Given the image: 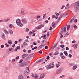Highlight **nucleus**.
<instances>
[{
  "instance_id": "obj_1",
  "label": "nucleus",
  "mask_w": 79,
  "mask_h": 79,
  "mask_svg": "<svg viewBox=\"0 0 79 79\" xmlns=\"http://www.w3.org/2000/svg\"><path fill=\"white\" fill-rule=\"evenodd\" d=\"M16 23L17 24L18 26H20V27H22L23 26V24L22 23H21V20L19 19H17Z\"/></svg>"
},
{
  "instance_id": "obj_2",
  "label": "nucleus",
  "mask_w": 79,
  "mask_h": 79,
  "mask_svg": "<svg viewBox=\"0 0 79 79\" xmlns=\"http://www.w3.org/2000/svg\"><path fill=\"white\" fill-rule=\"evenodd\" d=\"M74 10L76 12H77L79 10V7L75 4L74 6Z\"/></svg>"
},
{
  "instance_id": "obj_3",
  "label": "nucleus",
  "mask_w": 79,
  "mask_h": 79,
  "mask_svg": "<svg viewBox=\"0 0 79 79\" xmlns=\"http://www.w3.org/2000/svg\"><path fill=\"white\" fill-rule=\"evenodd\" d=\"M23 67L28 66L30 65V63H28L26 62L23 63Z\"/></svg>"
},
{
  "instance_id": "obj_4",
  "label": "nucleus",
  "mask_w": 79,
  "mask_h": 79,
  "mask_svg": "<svg viewBox=\"0 0 79 79\" xmlns=\"http://www.w3.org/2000/svg\"><path fill=\"white\" fill-rule=\"evenodd\" d=\"M44 26H45V25L41 24L38 26L36 27V29H40V28H42V27H44Z\"/></svg>"
},
{
  "instance_id": "obj_5",
  "label": "nucleus",
  "mask_w": 79,
  "mask_h": 79,
  "mask_svg": "<svg viewBox=\"0 0 79 79\" xmlns=\"http://www.w3.org/2000/svg\"><path fill=\"white\" fill-rule=\"evenodd\" d=\"M22 23L23 24H27V20H26V19H23L22 20Z\"/></svg>"
},
{
  "instance_id": "obj_6",
  "label": "nucleus",
  "mask_w": 79,
  "mask_h": 79,
  "mask_svg": "<svg viewBox=\"0 0 79 79\" xmlns=\"http://www.w3.org/2000/svg\"><path fill=\"white\" fill-rule=\"evenodd\" d=\"M45 47V44H42L40 45V46L38 47V49H42V48H44Z\"/></svg>"
},
{
  "instance_id": "obj_7",
  "label": "nucleus",
  "mask_w": 79,
  "mask_h": 79,
  "mask_svg": "<svg viewBox=\"0 0 79 79\" xmlns=\"http://www.w3.org/2000/svg\"><path fill=\"white\" fill-rule=\"evenodd\" d=\"M45 77V73H42L40 75V79H43Z\"/></svg>"
},
{
  "instance_id": "obj_8",
  "label": "nucleus",
  "mask_w": 79,
  "mask_h": 79,
  "mask_svg": "<svg viewBox=\"0 0 79 79\" xmlns=\"http://www.w3.org/2000/svg\"><path fill=\"white\" fill-rule=\"evenodd\" d=\"M46 67V69L48 70V69H52V68H51V67H50V65L49 64L47 65Z\"/></svg>"
},
{
  "instance_id": "obj_9",
  "label": "nucleus",
  "mask_w": 79,
  "mask_h": 79,
  "mask_svg": "<svg viewBox=\"0 0 79 79\" xmlns=\"http://www.w3.org/2000/svg\"><path fill=\"white\" fill-rule=\"evenodd\" d=\"M44 60V58L41 59L37 61H36V63H40V62L43 61Z\"/></svg>"
},
{
  "instance_id": "obj_10",
  "label": "nucleus",
  "mask_w": 79,
  "mask_h": 79,
  "mask_svg": "<svg viewBox=\"0 0 79 79\" xmlns=\"http://www.w3.org/2000/svg\"><path fill=\"white\" fill-rule=\"evenodd\" d=\"M51 68H54L55 67V64L53 63H51L49 64Z\"/></svg>"
},
{
  "instance_id": "obj_11",
  "label": "nucleus",
  "mask_w": 79,
  "mask_h": 79,
  "mask_svg": "<svg viewBox=\"0 0 79 79\" xmlns=\"http://www.w3.org/2000/svg\"><path fill=\"white\" fill-rule=\"evenodd\" d=\"M1 35L2 39H5V35L4 33H2L1 34Z\"/></svg>"
},
{
  "instance_id": "obj_12",
  "label": "nucleus",
  "mask_w": 79,
  "mask_h": 79,
  "mask_svg": "<svg viewBox=\"0 0 79 79\" xmlns=\"http://www.w3.org/2000/svg\"><path fill=\"white\" fill-rule=\"evenodd\" d=\"M61 72L59 70V69H57L56 71V73L57 74H60V73H61Z\"/></svg>"
},
{
  "instance_id": "obj_13",
  "label": "nucleus",
  "mask_w": 79,
  "mask_h": 79,
  "mask_svg": "<svg viewBox=\"0 0 79 79\" xmlns=\"http://www.w3.org/2000/svg\"><path fill=\"white\" fill-rule=\"evenodd\" d=\"M19 79H24L23 76L22 75H19Z\"/></svg>"
},
{
  "instance_id": "obj_14",
  "label": "nucleus",
  "mask_w": 79,
  "mask_h": 79,
  "mask_svg": "<svg viewBox=\"0 0 79 79\" xmlns=\"http://www.w3.org/2000/svg\"><path fill=\"white\" fill-rule=\"evenodd\" d=\"M39 77V76L37 74H35V76H34V78L35 79H37Z\"/></svg>"
},
{
  "instance_id": "obj_15",
  "label": "nucleus",
  "mask_w": 79,
  "mask_h": 79,
  "mask_svg": "<svg viewBox=\"0 0 79 79\" xmlns=\"http://www.w3.org/2000/svg\"><path fill=\"white\" fill-rule=\"evenodd\" d=\"M9 20H10V19H6L3 20V22H8Z\"/></svg>"
},
{
  "instance_id": "obj_16",
  "label": "nucleus",
  "mask_w": 79,
  "mask_h": 79,
  "mask_svg": "<svg viewBox=\"0 0 79 79\" xmlns=\"http://www.w3.org/2000/svg\"><path fill=\"white\" fill-rule=\"evenodd\" d=\"M27 56H28V54H25L22 55V58H25V57H26Z\"/></svg>"
},
{
  "instance_id": "obj_17",
  "label": "nucleus",
  "mask_w": 79,
  "mask_h": 79,
  "mask_svg": "<svg viewBox=\"0 0 79 79\" xmlns=\"http://www.w3.org/2000/svg\"><path fill=\"white\" fill-rule=\"evenodd\" d=\"M55 22H52V27L53 28H55Z\"/></svg>"
},
{
  "instance_id": "obj_18",
  "label": "nucleus",
  "mask_w": 79,
  "mask_h": 79,
  "mask_svg": "<svg viewBox=\"0 0 79 79\" xmlns=\"http://www.w3.org/2000/svg\"><path fill=\"white\" fill-rule=\"evenodd\" d=\"M28 44L27 43L25 42L23 43V45L25 47H27V45Z\"/></svg>"
},
{
  "instance_id": "obj_19",
  "label": "nucleus",
  "mask_w": 79,
  "mask_h": 79,
  "mask_svg": "<svg viewBox=\"0 0 79 79\" xmlns=\"http://www.w3.org/2000/svg\"><path fill=\"white\" fill-rule=\"evenodd\" d=\"M64 15V14H62L59 17V18H58V20H60V19H61V18L63 17V15Z\"/></svg>"
},
{
  "instance_id": "obj_20",
  "label": "nucleus",
  "mask_w": 79,
  "mask_h": 79,
  "mask_svg": "<svg viewBox=\"0 0 79 79\" xmlns=\"http://www.w3.org/2000/svg\"><path fill=\"white\" fill-rule=\"evenodd\" d=\"M24 73L26 76H27L29 74V72H27V71L26 70V71L24 72Z\"/></svg>"
},
{
  "instance_id": "obj_21",
  "label": "nucleus",
  "mask_w": 79,
  "mask_h": 79,
  "mask_svg": "<svg viewBox=\"0 0 79 79\" xmlns=\"http://www.w3.org/2000/svg\"><path fill=\"white\" fill-rule=\"evenodd\" d=\"M64 53L66 56H68V53H67V51H64Z\"/></svg>"
},
{
  "instance_id": "obj_22",
  "label": "nucleus",
  "mask_w": 79,
  "mask_h": 79,
  "mask_svg": "<svg viewBox=\"0 0 79 79\" xmlns=\"http://www.w3.org/2000/svg\"><path fill=\"white\" fill-rule=\"evenodd\" d=\"M76 5H77L78 7H79V2H75V4Z\"/></svg>"
},
{
  "instance_id": "obj_23",
  "label": "nucleus",
  "mask_w": 79,
  "mask_h": 79,
  "mask_svg": "<svg viewBox=\"0 0 79 79\" xmlns=\"http://www.w3.org/2000/svg\"><path fill=\"white\" fill-rule=\"evenodd\" d=\"M21 13L22 15H26V13H24V10H21Z\"/></svg>"
},
{
  "instance_id": "obj_24",
  "label": "nucleus",
  "mask_w": 79,
  "mask_h": 79,
  "mask_svg": "<svg viewBox=\"0 0 79 79\" xmlns=\"http://www.w3.org/2000/svg\"><path fill=\"white\" fill-rule=\"evenodd\" d=\"M77 68V66L75 65L73 67L72 69L73 70H75V69H76Z\"/></svg>"
},
{
  "instance_id": "obj_25",
  "label": "nucleus",
  "mask_w": 79,
  "mask_h": 79,
  "mask_svg": "<svg viewBox=\"0 0 79 79\" xmlns=\"http://www.w3.org/2000/svg\"><path fill=\"white\" fill-rule=\"evenodd\" d=\"M69 66H74V65H75V63H70L69 64Z\"/></svg>"
},
{
  "instance_id": "obj_26",
  "label": "nucleus",
  "mask_w": 79,
  "mask_h": 79,
  "mask_svg": "<svg viewBox=\"0 0 79 79\" xmlns=\"http://www.w3.org/2000/svg\"><path fill=\"white\" fill-rule=\"evenodd\" d=\"M74 47L75 48H77V44H74L73 45Z\"/></svg>"
},
{
  "instance_id": "obj_27",
  "label": "nucleus",
  "mask_w": 79,
  "mask_h": 79,
  "mask_svg": "<svg viewBox=\"0 0 79 79\" xmlns=\"http://www.w3.org/2000/svg\"><path fill=\"white\" fill-rule=\"evenodd\" d=\"M8 44L10 45H11L12 44V42H11V40H9L8 41Z\"/></svg>"
},
{
  "instance_id": "obj_28",
  "label": "nucleus",
  "mask_w": 79,
  "mask_h": 79,
  "mask_svg": "<svg viewBox=\"0 0 79 79\" xmlns=\"http://www.w3.org/2000/svg\"><path fill=\"white\" fill-rule=\"evenodd\" d=\"M59 70L61 72H62V71L63 70V67H61L60 68V69H59Z\"/></svg>"
},
{
  "instance_id": "obj_29",
  "label": "nucleus",
  "mask_w": 79,
  "mask_h": 79,
  "mask_svg": "<svg viewBox=\"0 0 79 79\" xmlns=\"http://www.w3.org/2000/svg\"><path fill=\"white\" fill-rule=\"evenodd\" d=\"M4 31L5 34H9V33L6 29L4 30Z\"/></svg>"
},
{
  "instance_id": "obj_30",
  "label": "nucleus",
  "mask_w": 79,
  "mask_h": 79,
  "mask_svg": "<svg viewBox=\"0 0 79 79\" xmlns=\"http://www.w3.org/2000/svg\"><path fill=\"white\" fill-rule=\"evenodd\" d=\"M9 32L11 34H13V31L11 30H10L9 31Z\"/></svg>"
},
{
  "instance_id": "obj_31",
  "label": "nucleus",
  "mask_w": 79,
  "mask_h": 79,
  "mask_svg": "<svg viewBox=\"0 0 79 79\" xmlns=\"http://www.w3.org/2000/svg\"><path fill=\"white\" fill-rule=\"evenodd\" d=\"M20 67H24V65H23V63L19 64Z\"/></svg>"
},
{
  "instance_id": "obj_32",
  "label": "nucleus",
  "mask_w": 79,
  "mask_h": 79,
  "mask_svg": "<svg viewBox=\"0 0 79 79\" xmlns=\"http://www.w3.org/2000/svg\"><path fill=\"white\" fill-rule=\"evenodd\" d=\"M61 59H62L63 60H64V59L66 58V57L64 56H62L61 57Z\"/></svg>"
},
{
  "instance_id": "obj_33",
  "label": "nucleus",
  "mask_w": 79,
  "mask_h": 79,
  "mask_svg": "<svg viewBox=\"0 0 79 79\" xmlns=\"http://www.w3.org/2000/svg\"><path fill=\"white\" fill-rule=\"evenodd\" d=\"M59 54L60 56V57H61V56H63V54L62 52L60 53Z\"/></svg>"
},
{
  "instance_id": "obj_34",
  "label": "nucleus",
  "mask_w": 79,
  "mask_h": 79,
  "mask_svg": "<svg viewBox=\"0 0 79 79\" xmlns=\"http://www.w3.org/2000/svg\"><path fill=\"white\" fill-rule=\"evenodd\" d=\"M63 29L64 30V32H65L66 31V27H64L63 28Z\"/></svg>"
},
{
  "instance_id": "obj_35",
  "label": "nucleus",
  "mask_w": 79,
  "mask_h": 79,
  "mask_svg": "<svg viewBox=\"0 0 79 79\" xmlns=\"http://www.w3.org/2000/svg\"><path fill=\"white\" fill-rule=\"evenodd\" d=\"M65 7V6H64V5H63V6L60 7V9H61V10H63V8Z\"/></svg>"
},
{
  "instance_id": "obj_36",
  "label": "nucleus",
  "mask_w": 79,
  "mask_h": 79,
  "mask_svg": "<svg viewBox=\"0 0 79 79\" xmlns=\"http://www.w3.org/2000/svg\"><path fill=\"white\" fill-rule=\"evenodd\" d=\"M37 46H35L34 47V48H32V50H35V49H37Z\"/></svg>"
},
{
  "instance_id": "obj_37",
  "label": "nucleus",
  "mask_w": 79,
  "mask_h": 79,
  "mask_svg": "<svg viewBox=\"0 0 79 79\" xmlns=\"http://www.w3.org/2000/svg\"><path fill=\"white\" fill-rule=\"evenodd\" d=\"M68 56L70 57V58H71V57H72V55H71V54H69V55Z\"/></svg>"
},
{
  "instance_id": "obj_38",
  "label": "nucleus",
  "mask_w": 79,
  "mask_h": 79,
  "mask_svg": "<svg viewBox=\"0 0 79 79\" xmlns=\"http://www.w3.org/2000/svg\"><path fill=\"white\" fill-rule=\"evenodd\" d=\"M58 52H56L55 53H54V55H58Z\"/></svg>"
},
{
  "instance_id": "obj_39",
  "label": "nucleus",
  "mask_w": 79,
  "mask_h": 79,
  "mask_svg": "<svg viewBox=\"0 0 79 79\" xmlns=\"http://www.w3.org/2000/svg\"><path fill=\"white\" fill-rule=\"evenodd\" d=\"M70 8L69 6H66L65 9H67V10H68Z\"/></svg>"
},
{
  "instance_id": "obj_40",
  "label": "nucleus",
  "mask_w": 79,
  "mask_h": 79,
  "mask_svg": "<svg viewBox=\"0 0 79 79\" xmlns=\"http://www.w3.org/2000/svg\"><path fill=\"white\" fill-rule=\"evenodd\" d=\"M9 27H10V28H12L13 25L11 24H10L9 25Z\"/></svg>"
},
{
  "instance_id": "obj_41",
  "label": "nucleus",
  "mask_w": 79,
  "mask_h": 79,
  "mask_svg": "<svg viewBox=\"0 0 79 79\" xmlns=\"http://www.w3.org/2000/svg\"><path fill=\"white\" fill-rule=\"evenodd\" d=\"M64 76H65L64 75H63L62 76H60V78H63V77H64Z\"/></svg>"
},
{
  "instance_id": "obj_42",
  "label": "nucleus",
  "mask_w": 79,
  "mask_h": 79,
  "mask_svg": "<svg viewBox=\"0 0 79 79\" xmlns=\"http://www.w3.org/2000/svg\"><path fill=\"white\" fill-rule=\"evenodd\" d=\"M74 20V17H73L72 19L70 20V22H72L73 20Z\"/></svg>"
},
{
  "instance_id": "obj_43",
  "label": "nucleus",
  "mask_w": 79,
  "mask_h": 79,
  "mask_svg": "<svg viewBox=\"0 0 79 79\" xmlns=\"http://www.w3.org/2000/svg\"><path fill=\"white\" fill-rule=\"evenodd\" d=\"M73 27L74 28H75V29H77V27L76 25H73Z\"/></svg>"
},
{
  "instance_id": "obj_44",
  "label": "nucleus",
  "mask_w": 79,
  "mask_h": 79,
  "mask_svg": "<svg viewBox=\"0 0 79 79\" xmlns=\"http://www.w3.org/2000/svg\"><path fill=\"white\" fill-rule=\"evenodd\" d=\"M45 15H46V14H44L43 15V19H44L45 18Z\"/></svg>"
},
{
  "instance_id": "obj_45",
  "label": "nucleus",
  "mask_w": 79,
  "mask_h": 79,
  "mask_svg": "<svg viewBox=\"0 0 79 79\" xmlns=\"http://www.w3.org/2000/svg\"><path fill=\"white\" fill-rule=\"evenodd\" d=\"M59 66H60V64H56V68H58V67H59Z\"/></svg>"
},
{
  "instance_id": "obj_46",
  "label": "nucleus",
  "mask_w": 79,
  "mask_h": 79,
  "mask_svg": "<svg viewBox=\"0 0 79 79\" xmlns=\"http://www.w3.org/2000/svg\"><path fill=\"white\" fill-rule=\"evenodd\" d=\"M1 47L2 48H4V45L2 44L1 45Z\"/></svg>"
},
{
  "instance_id": "obj_47",
  "label": "nucleus",
  "mask_w": 79,
  "mask_h": 79,
  "mask_svg": "<svg viewBox=\"0 0 79 79\" xmlns=\"http://www.w3.org/2000/svg\"><path fill=\"white\" fill-rule=\"evenodd\" d=\"M56 47V45H54V46L52 48V49H54L55 47Z\"/></svg>"
},
{
  "instance_id": "obj_48",
  "label": "nucleus",
  "mask_w": 79,
  "mask_h": 79,
  "mask_svg": "<svg viewBox=\"0 0 79 79\" xmlns=\"http://www.w3.org/2000/svg\"><path fill=\"white\" fill-rule=\"evenodd\" d=\"M26 29H27V30L26 31V32H28V31H29V29L28 28H26Z\"/></svg>"
},
{
  "instance_id": "obj_49",
  "label": "nucleus",
  "mask_w": 79,
  "mask_h": 79,
  "mask_svg": "<svg viewBox=\"0 0 79 79\" xmlns=\"http://www.w3.org/2000/svg\"><path fill=\"white\" fill-rule=\"evenodd\" d=\"M67 28H70V27H71V26H70V25H68L67 26Z\"/></svg>"
},
{
  "instance_id": "obj_50",
  "label": "nucleus",
  "mask_w": 79,
  "mask_h": 79,
  "mask_svg": "<svg viewBox=\"0 0 79 79\" xmlns=\"http://www.w3.org/2000/svg\"><path fill=\"white\" fill-rule=\"evenodd\" d=\"M60 47H61V48H64V45H61L60 46Z\"/></svg>"
},
{
  "instance_id": "obj_51",
  "label": "nucleus",
  "mask_w": 79,
  "mask_h": 79,
  "mask_svg": "<svg viewBox=\"0 0 79 79\" xmlns=\"http://www.w3.org/2000/svg\"><path fill=\"white\" fill-rule=\"evenodd\" d=\"M9 51H11L12 50V48H9L8 49Z\"/></svg>"
},
{
  "instance_id": "obj_52",
  "label": "nucleus",
  "mask_w": 79,
  "mask_h": 79,
  "mask_svg": "<svg viewBox=\"0 0 79 79\" xmlns=\"http://www.w3.org/2000/svg\"><path fill=\"white\" fill-rule=\"evenodd\" d=\"M42 51L40 50L39 51V53H40V54H42Z\"/></svg>"
},
{
  "instance_id": "obj_53",
  "label": "nucleus",
  "mask_w": 79,
  "mask_h": 79,
  "mask_svg": "<svg viewBox=\"0 0 79 79\" xmlns=\"http://www.w3.org/2000/svg\"><path fill=\"white\" fill-rule=\"evenodd\" d=\"M23 59H21L20 61L19 62V63H22V62H23Z\"/></svg>"
},
{
  "instance_id": "obj_54",
  "label": "nucleus",
  "mask_w": 79,
  "mask_h": 79,
  "mask_svg": "<svg viewBox=\"0 0 79 79\" xmlns=\"http://www.w3.org/2000/svg\"><path fill=\"white\" fill-rule=\"evenodd\" d=\"M19 48H20V47H19V46H17V47L16 49L17 50H18V49H19Z\"/></svg>"
},
{
  "instance_id": "obj_55",
  "label": "nucleus",
  "mask_w": 79,
  "mask_h": 79,
  "mask_svg": "<svg viewBox=\"0 0 79 79\" xmlns=\"http://www.w3.org/2000/svg\"><path fill=\"white\" fill-rule=\"evenodd\" d=\"M49 35H50V33L48 32L47 34V36H49Z\"/></svg>"
},
{
  "instance_id": "obj_56",
  "label": "nucleus",
  "mask_w": 79,
  "mask_h": 79,
  "mask_svg": "<svg viewBox=\"0 0 79 79\" xmlns=\"http://www.w3.org/2000/svg\"><path fill=\"white\" fill-rule=\"evenodd\" d=\"M46 59L47 60H48V59H50V56H48Z\"/></svg>"
},
{
  "instance_id": "obj_57",
  "label": "nucleus",
  "mask_w": 79,
  "mask_h": 79,
  "mask_svg": "<svg viewBox=\"0 0 79 79\" xmlns=\"http://www.w3.org/2000/svg\"><path fill=\"white\" fill-rule=\"evenodd\" d=\"M56 16H58L59 15V13H55Z\"/></svg>"
},
{
  "instance_id": "obj_58",
  "label": "nucleus",
  "mask_w": 79,
  "mask_h": 79,
  "mask_svg": "<svg viewBox=\"0 0 79 79\" xmlns=\"http://www.w3.org/2000/svg\"><path fill=\"white\" fill-rule=\"evenodd\" d=\"M52 18H56V15H52Z\"/></svg>"
},
{
  "instance_id": "obj_59",
  "label": "nucleus",
  "mask_w": 79,
  "mask_h": 79,
  "mask_svg": "<svg viewBox=\"0 0 79 79\" xmlns=\"http://www.w3.org/2000/svg\"><path fill=\"white\" fill-rule=\"evenodd\" d=\"M33 44L34 45H36V43L35 42H33Z\"/></svg>"
},
{
  "instance_id": "obj_60",
  "label": "nucleus",
  "mask_w": 79,
  "mask_h": 79,
  "mask_svg": "<svg viewBox=\"0 0 79 79\" xmlns=\"http://www.w3.org/2000/svg\"><path fill=\"white\" fill-rule=\"evenodd\" d=\"M74 22L75 23H77V20L76 19H75Z\"/></svg>"
},
{
  "instance_id": "obj_61",
  "label": "nucleus",
  "mask_w": 79,
  "mask_h": 79,
  "mask_svg": "<svg viewBox=\"0 0 79 79\" xmlns=\"http://www.w3.org/2000/svg\"><path fill=\"white\" fill-rule=\"evenodd\" d=\"M67 36H68V35H67V34H66L64 35V37H67Z\"/></svg>"
},
{
  "instance_id": "obj_62",
  "label": "nucleus",
  "mask_w": 79,
  "mask_h": 79,
  "mask_svg": "<svg viewBox=\"0 0 79 79\" xmlns=\"http://www.w3.org/2000/svg\"><path fill=\"white\" fill-rule=\"evenodd\" d=\"M5 45L6 46V47H9V45H8V44H7L6 43L5 44Z\"/></svg>"
},
{
  "instance_id": "obj_63",
  "label": "nucleus",
  "mask_w": 79,
  "mask_h": 79,
  "mask_svg": "<svg viewBox=\"0 0 79 79\" xmlns=\"http://www.w3.org/2000/svg\"><path fill=\"white\" fill-rule=\"evenodd\" d=\"M66 50H69V48L68 47H66Z\"/></svg>"
},
{
  "instance_id": "obj_64",
  "label": "nucleus",
  "mask_w": 79,
  "mask_h": 79,
  "mask_svg": "<svg viewBox=\"0 0 79 79\" xmlns=\"http://www.w3.org/2000/svg\"><path fill=\"white\" fill-rule=\"evenodd\" d=\"M28 53H30L31 52V50H29L28 51Z\"/></svg>"
}]
</instances>
